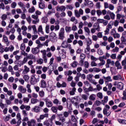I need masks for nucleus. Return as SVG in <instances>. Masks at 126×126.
Wrapping results in <instances>:
<instances>
[{"mask_svg": "<svg viewBox=\"0 0 126 126\" xmlns=\"http://www.w3.org/2000/svg\"><path fill=\"white\" fill-rule=\"evenodd\" d=\"M94 29H95V30H96V31H100V25L98 24H94Z\"/></svg>", "mask_w": 126, "mask_h": 126, "instance_id": "obj_49", "label": "nucleus"}, {"mask_svg": "<svg viewBox=\"0 0 126 126\" xmlns=\"http://www.w3.org/2000/svg\"><path fill=\"white\" fill-rule=\"evenodd\" d=\"M71 45L70 44H68L67 41L64 40L63 41L62 43V47L64 49H70V46Z\"/></svg>", "mask_w": 126, "mask_h": 126, "instance_id": "obj_8", "label": "nucleus"}, {"mask_svg": "<svg viewBox=\"0 0 126 126\" xmlns=\"http://www.w3.org/2000/svg\"><path fill=\"white\" fill-rule=\"evenodd\" d=\"M75 16L76 17L79 18L80 15H83V10L82 9L80 8L79 11L77 10H74Z\"/></svg>", "mask_w": 126, "mask_h": 126, "instance_id": "obj_6", "label": "nucleus"}, {"mask_svg": "<svg viewBox=\"0 0 126 126\" xmlns=\"http://www.w3.org/2000/svg\"><path fill=\"white\" fill-rule=\"evenodd\" d=\"M3 91L5 93H7V95H8V96H11V95H12V91H11L10 90H8V89H7V88H6V87H4L3 88Z\"/></svg>", "mask_w": 126, "mask_h": 126, "instance_id": "obj_16", "label": "nucleus"}, {"mask_svg": "<svg viewBox=\"0 0 126 126\" xmlns=\"http://www.w3.org/2000/svg\"><path fill=\"white\" fill-rule=\"evenodd\" d=\"M93 76H94L93 75V74H88L87 75V79L88 80H89V81H91V80L92 79V78H93Z\"/></svg>", "mask_w": 126, "mask_h": 126, "instance_id": "obj_45", "label": "nucleus"}, {"mask_svg": "<svg viewBox=\"0 0 126 126\" xmlns=\"http://www.w3.org/2000/svg\"><path fill=\"white\" fill-rule=\"evenodd\" d=\"M1 20H6L7 19V15L6 14H3L1 16Z\"/></svg>", "mask_w": 126, "mask_h": 126, "instance_id": "obj_53", "label": "nucleus"}, {"mask_svg": "<svg viewBox=\"0 0 126 126\" xmlns=\"http://www.w3.org/2000/svg\"><path fill=\"white\" fill-rule=\"evenodd\" d=\"M27 58L30 60H35L36 59V57L33 54H29Z\"/></svg>", "mask_w": 126, "mask_h": 126, "instance_id": "obj_37", "label": "nucleus"}, {"mask_svg": "<svg viewBox=\"0 0 126 126\" xmlns=\"http://www.w3.org/2000/svg\"><path fill=\"white\" fill-rule=\"evenodd\" d=\"M90 52V46H87L86 48L85 49V53L87 55H89Z\"/></svg>", "mask_w": 126, "mask_h": 126, "instance_id": "obj_52", "label": "nucleus"}, {"mask_svg": "<svg viewBox=\"0 0 126 126\" xmlns=\"http://www.w3.org/2000/svg\"><path fill=\"white\" fill-rule=\"evenodd\" d=\"M40 84L41 88H46V87H47V83H46V81L44 80L40 81Z\"/></svg>", "mask_w": 126, "mask_h": 126, "instance_id": "obj_21", "label": "nucleus"}, {"mask_svg": "<svg viewBox=\"0 0 126 126\" xmlns=\"http://www.w3.org/2000/svg\"><path fill=\"white\" fill-rule=\"evenodd\" d=\"M96 96L98 98H99V99H103V94L101 92L98 93Z\"/></svg>", "mask_w": 126, "mask_h": 126, "instance_id": "obj_58", "label": "nucleus"}, {"mask_svg": "<svg viewBox=\"0 0 126 126\" xmlns=\"http://www.w3.org/2000/svg\"><path fill=\"white\" fill-rule=\"evenodd\" d=\"M71 120L72 122H74V123H75V122H77V120H78V118H77V117L74 116V115H71Z\"/></svg>", "mask_w": 126, "mask_h": 126, "instance_id": "obj_39", "label": "nucleus"}, {"mask_svg": "<svg viewBox=\"0 0 126 126\" xmlns=\"http://www.w3.org/2000/svg\"><path fill=\"white\" fill-rule=\"evenodd\" d=\"M65 30L67 33H69L71 31V28L70 27L66 26Z\"/></svg>", "mask_w": 126, "mask_h": 126, "instance_id": "obj_54", "label": "nucleus"}, {"mask_svg": "<svg viewBox=\"0 0 126 126\" xmlns=\"http://www.w3.org/2000/svg\"><path fill=\"white\" fill-rule=\"evenodd\" d=\"M121 43L126 45V39L125 36H122L121 38Z\"/></svg>", "mask_w": 126, "mask_h": 126, "instance_id": "obj_44", "label": "nucleus"}, {"mask_svg": "<svg viewBox=\"0 0 126 126\" xmlns=\"http://www.w3.org/2000/svg\"><path fill=\"white\" fill-rule=\"evenodd\" d=\"M22 115L24 116V117L23 118V119L22 120V122H28L29 121V118L27 116H28V114L27 113V112L25 110H23L22 111Z\"/></svg>", "mask_w": 126, "mask_h": 126, "instance_id": "obj_3", "label": "nucleus"}, {"mask_svg": "<svg viewBox=\"0 0 126 126\" xmlns=\"http://www.w3.org/2000/svg\"><path fill=\"white\" fill-rule=\"evenodd\" d=\"M101 104V101L99 100H96L94 104V106H97V107H98V106H100Z\"/></svg>", "mask_w": 126, "mask_h": 126, "instance_id": "obj_61", "label": "nucleus"}, {"mask_svg": "<svg viewBox=\"0 0 126 126\" xmlns=\"http://www.w3.org/2000/svg\"><path fill=\"white\" fill-rule=\"evenodd\" d=\"M89 99L92 101H95V100H96V94H91L89 97Z\"/></svg>", "mask_w": 126, "mask_h": 126, "instance_id": "obj_31", "label": "nucleus"}, {"mask_svg": "<svg viewBox=\"0 0 126 126\" xmlns=\"http://www.w3.org/2000/svg\"><path fill=\"white\" fill-rule=\"evenodd\" d=\"M84 30L85 32H86V33H87V34H90V29H89V28L88 27H84Z\"/></svg>", "mask_w": 126, "mask_h": 126, "instance_id": "obj_40", "label": "nucleus"}, {"mask_svg": "<svg viewBox=\"0 0 126 126\" xmlns=\"http://www.w3.org/2000/svg\"><path fill=\"white\" fill-rule=\"evenodd\" d=\"M50 35L51 38H57V34L53 32L50 33Z\"/></svg>", "mask_w": 126, "mask_h": 126, "instance_id": "obj_62", "label": "nucleus"}, {"mask_svg": "<svg viewBox=\"0 0 126 126\" xmlns=\"http://www.w3.org/2000/svg\"><path fill=\"white\" fill-rule=\"evenodd\" d=\"M113 78L114 80H121L122 77V75L119 74V75L113 76Z\"/></svg>", "mask_w": 126, "mask_h": 126, "instance_id": "obj_27", "label": "nucleus"}, {"mask_svg": "<svg viewBox=\"0 0 126 126\" xmlns=\"http://www.w3.org/2000/svg\"><path fill=\"white\" fill-rule=\"evenodd\" d=\"M18 5H19V6H20V7H21V8H25V5H24V3L20 1L18 3Z\"/></svg>", "mask_w": 126, "mask_h": 126, "instance_id": "obj_43", "label": "nucleus"}, {"mask_svg": "<svg viewBox=\"0 0 126 126\" xmlns=\"http://www.w3.org/2000/svg\"><path fill=\"white\" fill-rule=\"evenodd\" d=\"M78 64V63L76 61H74L70 64L71 66L72 67H76Z\"/></svg>", "mask_w": 126, "mask_h": 126, "instance_id": "obj_48", "label": "nucleus"}, {"mask_svg": "<svg viewBox=\"0 0 126 126\" xmlns=\"http://www.w3.org/2000/svg\"><path fill=\"white\" fill-rule=\"evenodd\" d=\"M111 107L108 104L105 105L103 111V113L104 115H106V116H110V115H111V112H108V111H109V109Z\"/></svg>", "mask_w": 126, "mask_h": 126, "instance_id": "obj_4", "label": "nucleus"}, {"mask_svg": "<svg viewBox=\"0 0 126 126\" xmlns=\"http://www.w3.org/2000/svg\"><path fill=\"white\" fill-rule=\"evenodd\" d=\"M80 59L82 60L80 62L83 64V60L85 59V55L84 54H81L80 55Z\"/></svg>", "mask_w": 126, "mask_h": 126, "instance_id": "obj_56", "label": "nucleus"}, {"mask_svg": "<svg viewBox=\"0 0 126 126\" xmlns=\"http://www.w3.org/2000/svg\"><path fill=\"white\" fill-rule=\"evenodd\" d=\"M51 111H52V112L54 113H57V112H58V107L56 106H53L51 108Z\"/></svg>", "mask_w": 126, "mask_h": 126, "instance_id": "obj_60", "label": "nucleus"}, {"mask_svg": "<svg viewBox=\"0 0 126 126\" xmlns=\"http://www.w3.org/2000/svg\"><path fill=\"white\" fill-rule=\"evenodd\" d=\"M118 122L120 124H121L122 125H126V120H123L121 119H118Z\"/></svg>", "mask_w": 126, "mask_h": 126, "instance_id": "obj_38", "label": "nucleus"}, {"mask_svg": "<svg viewBox=\"0 0 126 126\" xmlns=\"http://www.w3.org/2000/svg\"><path fill=\"white\" fill-rule=\"evenodd\" d=\"M59 38L61 40H63L64 38V29L62 28L59 32Z\"/></svg>", "mask_w": 126, "mask_h": 126, "instance_id": "obj_9", "label": "nucleus"}, {"mask_svg": "<svg viewBox=\"0 0 126 126\" xmlns=\"http://www.w3.org/2000/svg\"><path fill=\"white\" fill-rule=\"evenodd\" d=\"M35 7L34 6H32L31 8H30L28 11L29 13H33V12H35Z\"/></svg>", "mask_w": 126, "mask_h": 126, "instance_id": "obj_47", "label": "nucleus"}, {"mask_svg": "<svg viewBox=\"0 0 126 126\" xmlns=\"http://www.w3.org/2000/svg\"><path fill=\"white\" fill-rule=\"evenodd\" d=\"M38 6L40 9H44L46 6V5L45 4V3L41 2L39 3Z\"/></svg>", "mask_w": 126, "mask_h": 126, "instance_id": "obj_32", "label": "nucleus"}, {"mask_svg": "<svg viewBox=\"0 0 126 126\" xmlns=\"http://www.w3.org/2000/svg\"><path fill=\"white\" fill-rule=\"evenodd\" d=\"M126 106V103L123 102H121L119 105L118 107L119 108H125V106Z\"/></svg>", "mask_w": 126, "mask_h": 126, "instance_id": "obj_59", "label": "nucleus"}, {"mask_svg": "<svg viewBox=\"0 0 126 126\" xmlns=\"http://www.w3.org/2000/svg\"><path fill=\"white\" fill-rule=\"evenodd\" d=\"M2 41L6 44V46H8L9 45L8 38H7V36H5V35H3Z\"/></svg>", "mask_w": 126, "mask_h": 126, "instance_id": "obj_20", "label": "nucleus"}, {"mask_svg": "<svg viewBox=\"0 0 126 126\" xmlns=\"http://www.w3.org/2000/svg\"><path fill=\"white\" fill-rule=\"evenodd\" d=\"M43 125L46 126H53V122L50 121V122H48L47 121H45L43 122Z\"/></svg>", "mask_w": 126, "mask_h": 126, "instance_id": "obj_33", "label": "nucleus"}, {"mask_svg": "<svg viewBox=\"0 0 126 126\" xmlns=\"http://www.w3.org/2000/svg\"><path fill=\"white\" fill-rule=\"evenodd\" d=\"M32 29L33 34H37L38 33V31H37V28H36V25H32Z\"/></svg>", "mask_w": 126, "mask_h": 126, "instance_id": "obj_35", "label": "nucleus"}, {"mask_svg": "<svg viewBox=\"0 0 126 126\" xmlns=\"http://www.w3.org/2000/svg\"><path fill=\"white\" fill-rule=\"evenodd\" d=\"M32 112H35V113H40L41 111V108L39 106H35L32 109Z\"/></svg>", "mask_w": 126, "mask_h": 126, "instance_id": "obj_19", "label": "nucleus"}, {"mask_svg": "<svg viewBox=\"0 0 126 126\" xmlns=\"http://www.w3.org/2000/svg\"><path fill=\"white\" fill-rule=\"evenodd\" d=\"M97 54L99 56H103L104 52H103V50L102 49L99 48L97 50Z\"/></svg>", "mask_w": 126, "mask_h": 126, "instance_id": "obj_55", "label": "nucleus"}, {"mask_svg": "<svg viewBox=\"0 0 126 126\" xmlns=\"http://www.w3.org/2000/svg\"><path fill=\"white\" fill-rule=\"evenodd\" d=\"M59 54H60L62 59H65L66 58V51L64 49H61V51H59Z\"/></svg>", "mask_w": 126, "mask_h": 126, "instance_id": "obj_12", "label": "nucleus"}, {"mask_svg": "<svg viewBox=\"0 0 126 126\" xmlns=\"http://www.w3.org/2000/svg\"><path fill=\"white\" fill-rule=\"evenodd\" d=\"M40 52V49L38 47H35L32 49V53L33 55H37V54H39Z\"/></svg>", "mask_w": 126, "mask_h": 126, "instance_id": "obj_17", "label": "nucleus"}, {"mask_svg": "<svg viewBox=\"0 0 126 126\" xmlns=\"http://www.w3.org/2000/svg\"><path fill=\"white\" fill-rule=\"evenodd\" d=\"M45 118H49V114H44L43 115H40L39 116L40 120H44Z\"/></svg>", "mask_w": 126, "mask_h": 126, "instance_id": "obj_29", "label": "nucleus"}, {"mask_svg": "<svg viewBox=\"0 0 126 126\" xmlns=\"http://www.w3.org/2000/svg\"><path fill=\"white\" fill-rule=\"evenodd\" d=\"M45 32L46 33H47V34H49V33H50V25H46L45 27Z\"/></svg>", "mask_w": 126, "mask_h": 126, "instance_id": "obj_50", "label": "nucleus"}, {"mask_svg": "<svg viewBox=\"0 0 126 126\" xmlns=\"http://www.w3.org/2000/svg\"><path fill=\"white\" fill-rule=\"evenodd\" d=\"M106 58L105 57V56H100L98 58V60L99 61L101 62V63H106V61H105Z\"/></svg>", "mask_w": 126, "mask_h": 126, "instance_id": "obj_30", "label": "nucleus"}, {"mask_svg": "<svg viewBox=\"0 0 126 126\" xmlns=\"http://www.w3.org/2000/svg\"><path fill=\"white\" fill-rule=\"evenodd\" d=\"M53 103L56 105H61V102H60L58 99H55L53 100Z\"/></svg>", "mask_w": 126, "mask_h": 126, "instance_id": "obj_57", "label": "nucleus"}, {"mask_svg": "<svg viewBox=\"0 0 126 126\" xmlns=\"http://www.w3.org/2000/svg\"><path fill=\"white\" fill-rule=\"evenodd\" d=\"M108 13L109 14V16L110 17V19H112V20H114V19H115V17H116V15L115 14V13H114V12H111V11H108Z\"/></svg>", "mask_w": 126, "mask_h": 126, "instance_id": "obj_22", "label": "nucleus"}, {"mask_svg": "<svg viewBox=\"0 0 126 126\" xmlns=\"http://www.w3.org/2000/svg\"><path fill=\"white\" fill-rule=\"evenodd\" d=\"M11 116L10 115H8L3 117L2 119L4 122H8L10 120Z\"/></svg>", "mask_w": 126, "mask_h": 126, "instance_id": "obj_34", "label": "nucleus"}, {"mask_svg": "<svg viewBox=\"0 0 126 126\" xmlns=\"http://www.w3.org/2000/svg\"><path fill=\"white\" fill-rule=\"evenodd\" d=\"M63 115L62 114H58V117L59 118V121H61L62 123H64V122H65V118H68V116H69V112L64 111L63 112Z\"/></svg>", "mask_w": 126, "mask_h": 126, "instance_id": "obj_1", "label": "nucleus"}, {"mask_svg": "<svg viewBox=\"0 0 126 126\" xmlns=\"http://www.w3.org/2000/svg\"><path fill=\"white\" fill-rule=\"evenodd\" d=\"M39 95L40 97L43 98V97L45 96V92H44L43 91H40L39 92Z\"/></svg>", "mask_w": 126, "mask_h": 126, "instance_id": "obj_63", "label": "nucleus"}, {"mask_svg": "<svg viewBox=\"0 0 126 126\" xmlns=\"http://www.w3.org/2000/svg\"><path fill=\"white\" fill-rule=\"evenodd\" d=\"M23 78H24L25 81H26V82H28V81H29V76L28 75H24V76H23Z\"/></svg>", "mask_w": 126, "mask_h": 126, "instance_id": "obj_46", "label": "nucleus"}, {"mask_svg": "<svg viewBox=\"0 0 126 126\" xmlns=\"http://www.w3.org/2000/svg\"><path fill=\"white\" fill-rule=\"evenodd\" d=\"M76 91V88H73L72 89V91L69 92V94L71 96H73V95L75 94V92Z\"/></svg>", "mask_w": 126, "mask_h": 126, "instance_id": "obj_36", "label": "nucleus"}, {"mask_svg": "<svg viewBox=\"0 0 126 126\" xmlns=\"http://www.w3.org/2000/svg\"><path fill=\"white\" fill-rule=\"evenodd\" d=\"M24 69L22 72L23 74H27L29 71H30V68L28 67L26 65H24Z\"/></svg>", "mask_w": 126, "mask_h": 126, "instance_id": "obj_18", "label": "nucleus"}, {"mask_svg": "<svg viewBox=\"0 0 126 126\" xmlns=\"http://www.w3.org/2000/svg\"><path fill=\"white\" fill-rule=\"evenodd\" d=\"M31 101L32 104H36V103H38V101H39V100L36 98H32L31 99Z\"/></svg>", "mask_w": 126, "mask_h": 126, "instance_id": "obj_51", "label": "nucleus"}, {"mask_svg": "<svg viewBox=\"0 0 126 126\" xmlns=\"http://www.w3.org/2000/svg\"><path fill=\"white\" fill-rule=\"evenodd\" d=\"M110 65L114 66L115 64V61H113L110 59H108L106 60V63L105 64V66L106 68H109Z\"/></svg>", "mask_w": 126, "mask_h": 126, "instance_id": "obj_5", "label": "nucleus"}, {"mask_svg": "<svg viewBox=\"0 0 126 126\" xmlns=\"http://www.w3.org/2000/svg\"><path fill=\"white\" fill-rule=\"evenodd\" d=\"M6 47L5 48H3V46L1 45V43H0V53H1V54H2L4 52H5L6 53Z\"/></svg>", "mask_w": 126, "mask_h": 126, "instance_id": "obj_26", "label": "nucleus"}, {"mask_svg": "<svg viewBox=\"0 0 126 126\" xmlns=\"http://www.w3.org/2000/svg\"><path fill=\"white\" fill-rule=\"evenodd\" d=\"M101 71V69L99 68H97V67H94V72H100Z\"/></svg>", "mask_w": 126, "mask_h": 126, "instance_id": "obj_64", "label": "nucleus"}, {"mask_svg": "<svg viewBox=\"0 0 126 126\" xmlns=\"http://www.w3.org/2000/svg\"><path fill=\"white\" fill-rule=\"evenodd\" d=\"M37 30L38 33H40L41 34H42V35H43L44 32L43 31V27H42V25H40L38 26Z\"/></svg>", "mask_w": 126, "mask_h": 126, "instance_id": "obj_28", "label": "nucleus"}, {"mask_svg": "<svg viewBox=\"0 0 126 126\" xmlns=\"http://www.w3.org/2000/svg\"><path fill=\"white\" fill-rule=\"evenodd\" d=\"M70 20V21H71V22H74L75 24H77V23H78V21L75 18V17H71Z\"/></svg>", "mask_w": 126, "mask_h": 126, "instance_id": "obj_41", "label": "nucleus"}, {"mask_svg": "<svg viewBox=\"0 0 126 126\" xmlns=\"http://www.w3.org/2000/svg\"><path fill=\"white\" fill-rule=\"evenodd\" d=\"M31 83L32 85H35L37 83V81L35 78H31Z\"/></svg>", "mask_w": 126, "mask_h": 126, "instance_id": "obj_42", "label": "nucleus"}, {"mask_svg": "<svg viewBox=\"0 0 126 126\" xmlns=\"http://www.w3.org/2000/svg\"><path fill=\"white\" fill-rule=\"evenodd\" d=\"M44 101L45 102V104L47 108H51L53 107V102L49 98H46L44 99Z\"/></svg>", "mask_w": 126, "mask_h": 126, "instance_id": "obj_7", "label": "nucleus"}, {"mask_svg": "<svg viewBox=\"0 0 126 126\" xmlns=\"http://www.w3.org/2000/svg\"><path fill=\"white\" fill-rule=\"evenodd\" d=\"M117 87L119 90H123L124 88V84L122 82H119L117 84Z\"/></svg>", "mask_w": 126, "mask_h": 126, "instance_id": "obj_24", "label": "nucleus"}, {"mask_svg": "<svg viewBox=\"0 0 126 126\" xmlns=\"http://www.w3.org/2000/svg\"><path fill=\"white\" fill-rule=\"evenodd\" d=\"M28 126H36V120L35 119H31L27 122Z\"/></svg>", "mask_w": 126, "mask_h": 126, "instance_id": "obj_11", "label": "nucleus"}, {"mask_svg": "<svg viewBox=\"0 0 126 126\" xmlns=\"http://www.w3.org/2000/svg\"><path fill=\"white\" fill-rule=\"evenodd\" d=\"M14 50V46L12 45H10L8 47H6V52L7 53V52H13V50Z\"/></svg>", "mask_w": 126, "mask_h": 126, "instance_id": "obj_23", "label": "nucleus"}, {"mask_svg": "<svg viewBox=\"0 0 126 126\" xmlns=\"http://www.w3.org/2000/svg\"><path fill=\"white\" fill-rule=\"evenodd\" d=\"M18 89L19 91H20V92H21V93H22L23 94L26 93V91H27L26 88H24L22 86H19Z\"/></svg>", "mask_w": 126, "mask_h": 126, "instance_id": "obj_14", "label": "nucleus"}, {"mask_svg": "<svg viewBox=\"0 0 126 126\" xmlns=\"http://www.w3.org/2000/svg\"><path fill=\"white\" fill-rule=\"evenodd\" d=\"M115 66L117 68V69H122V65H121V63H120L119 61H117L115 62Z\"/></svg>", "mask_w": 126, "mask_h": 126, "instance_id": "obj_25", "label": "nucleus"}, {"mask_svg": "<svg viewBox=\"0 0 126 126\" xmlns=\"http://www.w3.org/2000/svg\"><path fill=\"white\" fill-rule=\"evenodd\" d=\"M71 102L74 106H75V107H76V108H79V100L77 97H72L71 99Z\"/></svg>", "mask_w": 126, "mask_h": 126, "instance_id": "obj_2", "label": "nucleus"}, {"mask_svg": "<svg viewBox=\"0 0 126 126\" xmlns=\"http://www.w3.org/2000/svg\"><path fill=\"white\" fill-rule=\"evenodd\" d=\"M103 77L105 80V84H107V83H108V82H112V81H113L112 78L110 76H108L107 77L103 76Z\"/></svg>", "mask_w": 126, "mask_h": 126, "instance_id": "obj_15", "label": "nucleus"}, {"mask_svg": "<svg viewBox=\"0 0 126 126\" xmlns=\"http://www.w3.org/2000/svg\"><path fill=\"white\" fill-rule=\"evenodd\" d=\"M56 10L57 11H61L62 12L65 11V7L63 5H58L56 7Z\"/></svg>", "mask_w": 126, "mask_h": 126, "instance_id": "obj_13", "label": "nucleus"}, {"mask_svg": "<svg viewBox=\"0 0 126 126\" xmlns=\"http://www.w3.org/2000/svg\"><path fill=\"white\" fill-rule=\"evenodd\" d=\"M113 27L111 24H108V25L106 26V30L104 31V35H108L110 32V29H112Z\"/></svg>", "mask_w": 126, "mask_h": 126, "instance_id": "obj_10", "label": "nucleus"}]
</instances>
